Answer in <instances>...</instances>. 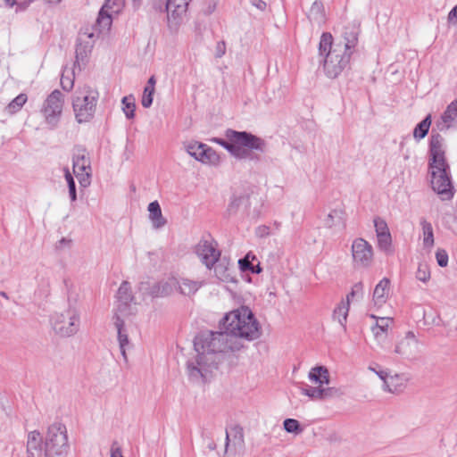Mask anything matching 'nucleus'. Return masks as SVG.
<instances>
[{
    "label": "nucleus",
    "instance_id": "nucleus-61",
    "mask_svg": "<svg viewBox=\"0 0 457 457\" xmlns=\"http://www.w3.org/2000/svg\"><path fill=\"white\" fill-rule=\"evenodd\" d=\"M4 4L7 7H18V0H4Z\"/></svg>",
    "mask_w": 457,
    "mask_h": 457
},
{
    "label": "nucleus",
    "instance_id": "nucleus-45",
    "mask_svg": "<svg viewBox=\"0 0 457 457\" xmlns=\"http://www.w3.org/2000/svg\"><path fill=\"white\" fill-rule=\"evenodd\" d=\"M154 93V88L145 87L141 100L143 107L149 108L152 105Z\"/></svg>",
    "mask_w": 457,
    "mask_h": 457
},
{
    "label": "nucleus",
    "instance_id": "nucleus-11",
    "mask_svg": "<svg viewBox=\"0 0 457 457\" xmlns=\"http://www.w3.org/2000/svg\"><path fill=\"white\" fill-rule=\"evenodd\" d=\"M63 95L58 89L54 90L45 100L41 112L49 129L57 127L63 107Z\"/></svg>",
    "mask_w": 457,
    "mask_h": 457
},
{
    "label": "nucleus",
    "instance_id": "nucleus-42",
    "mask_svg": "<svg viewBox=\"0 0 457 457\" xmlns=\"http://www.w3.org/2000/svg\"><path fill=\"white\" fill-rule=\"evenodd\" d=\"M284 428L288 433L299 434L302 432L300 423L295 419H287L284 420Z\"/></svg>",
    "mask_w": 457,
    "mask_h": 457
},
{
    "label": "nucleus",
    "instance_id": "nucleus-20",
    "mask_svg": "<svg viewBox=\"0 0 457 457\" xmlns=\"http://www.w3.org/2000/svg\"><path fill=\"white\" fill-rule=\"evenodd\" d=\"M390 290V280L386 278H382L375 287L373 292V302L375 305L380 307L387 300Z\"/></svg>",
    "mask_w": 457,
    "mask_h": 457
},
{
    "label": "nucleus",
    "instance_id": "nucleus-23",
    "mask_svg": "<svg viewBox=\"0 0 457 457\" xmlns=\"http://www.w3.org/2000/svg\"><path fill=\"white\" fill-rule=\"evenodd\" d=\"M43 438L37 430L31 431L28 434L27 438V453L28 457H35V452L37 454L42 451Z\"/></svg>",
    "mask_w": 457,
    "mask_h": 457
},
{
    "label": "nucleus",
    "instance_id": "nucleus-2",
    "mask_svg": "<svg viewBox=\"0 0 457 457\" xmlns=\"http://www.w3.org/2000/svg\"><path fill=\"white\" fill-rule=\"evenodd\" d=\"M360 27V22L356 21L345 25L337 43L333 42V37L329 32L321 34L319 54L321 57L320 62L323 63L324 72L328 78H337L348 67L352 55L357 49Z\"/></svg>",
    "mask_w": 457,
    "mask_h": 457
},
{
    "label": "nucleus",
    "instance_id": "nucleus-41",
    "mask_svg": "<svg viewBox=\"0 0 457 457\" xmlns=\"http://www.w3.org/2000/svg\"><path fill=\"white\" fill-rule=\"evenodd\" d=\"M247 202V198L245 196H233L228 205V212L229 214H235L240 205Z\"/></svg>",
    "mask_w": 457,
    "mask_h": 457
},
{
    "label": "nucleus",
    "instance_id": "nucleus-39",
    "mask_svg": "<svg viewBox=\"0 0 457 457\" xmlns=\"http://www.w3.org/2000/svg\"><path fill=\"white\" fill-rule=\"evenodd\" d=\"M64 177L69 188V195L71 202H75L77 200V191H76V184L73 179V176L69 170V168H64Z\"/></svg>",
    "mask_w": 457,
    "mask_h": 457
},
{
    "label": "nucleus",
    "instance_id": "nucleus-47",
    "mask_svg": "<svg viewBox=\"0 0 457 457\" xmlns=\"http://www.w3.org/2000/svg\"><path fill=\"white\" fill-rule=\"evenodd\" d=\"M63 286L67 293L68 302L71 303V301L76 302V295H73V288L74 285L72 281L69 278H63Z\"/></svg>",
    "mask_w": 457,
    "mask_h": 457
},
{
    "label": "nucleus",
    "instance_id": "nucleus-21",
    "mask_svg": "<svg viewBox=\"0 0 457 457\" xmlns=\"http://www.w3.org/2000/svg\"><path fill=\"white\" fill-rule=\"evenodd\" d=\"M216 278L223 282H230L233 279L232 269L229 266V261L226 258H219L218 262L212 266Z\"/></svg>",
    "mask_w": 457,
    "mask_h": 457
},
{
    "label": "nucleus",
    "instance_id": "nucleus-35",
    "mask_svg": "<svg viewBox=\"0 0 457 457\" xmlns=\"http://www.w3.org/2000/svg\"><path fill=\"white\" fill-rule=\"evenodd\" d=\"M203 153L204 154L201 162L212 165L219 164L220 156L212 147L208 146L207 145H204Z\"/></svg>",
    "mask_w": 457,
    "mask_h": 457
},
{
    "label": "nucleus",
    "instance_id": "nucleus-46",
    "mask_svg": "<svg viewBox=\"0 0 457 457\" xmlns=\"http://www.w3.org/2000/svg\"><path fill=\"white\" fill-rule=\"evenodd\" d=\"M342 395V392L339 388L337 387H323L321 393V400L337 397Z\"/></svg>",
    "mask_w": 457,
    "mask_h": 457
},
{
    "label": "nucleus",
    "instance_id": "nucleus-19",
    "mask_svg": "<svg viewBox=\"0 0 457 457\" xmlns=\"http://www.w3.org/2000/svg\"><path fill=\"white\" fill-rule=\"evenodd\" d=\"M191 0H166L165 12L168 19L177 20L184 15Z\"/></svg>",
    "mask_w": 457,
    "mask_h": 457
},
{
    "label": "nucleus",
    "instance_id": "nucleus-33",
    "mask_svg": "<svg viewBox=\"0 0 457 457\" xmlns=\"http://www.w3.org/2000/svg\"><path fill=\"white\" fill-rule=\"evenodd\" d=\"M122 110L127 119L131 120L135 117L136 104L132 95L124 96L121 100Z\"/></svg>",
    "mask_w": 457,
    "mask_h": 457
},
{
    "label": "nucleus",
    "instance_id": "nucleus-4",
    "mask_svg": "<svg viewBox=\"0 0 457 457\" xmlns=\"http://www.w3.org/2000/svg\"><path fill=\"white\" fill-rule=\"evenodd\" d=\"M225 137V139L213 137L212 141L221 145L237 159L259 160L252 152L264 153L266 150L265 140L247 131L228 129Z\"/></svg>",
    "mask_w": 457,
    "mask_h": 457
},
{
    "label": "nucleus",
    "instance_id": "nucleus-36",
    "mask_svg": "<svg viewBox=\"0 0 457 457\" xmlns=\"http://www.w3.org/2000/svg\"><path fill=\"white\" fill-rule=\"evenodd\" d=\"M457 120V100L452 102L442 114V120L448 126Z\"/></svg>",
    "mask_w": 457,
    "mask_h": 457
},
{
    "label": "nucleus",
    "instance_id": "nucleus-38",
    "mask_svg": "<svg viewBox=\"0 0 457 457\" xmlns=\"http://www.w3.org/2000/svg\"><path fill=\"white\" fill-rule=\"evenodd\" d=\"M378 239V247L385 252L391 253L392 252V237L390 233L377 235Z\"/></svg>",
    "mask_w": 457,
    "mask_h": 457
},
{
    "label": "nucleus",
    "instance_id": "nucleus-31",
    "mask_svg": "<svg viewBox=\"0 0 457 457\" xmlns=\"http://www.w3.org/2000/svg\"><path fill=\"white\" fill-rule=\"evenodd\" d=\"M28 100L26 94H20L12 99L4 108V112L9 115L17 113L26 104Z\"/></svg>",
    "mask_w": 457,
    "mask_h": 457
},
{
    "label": "nucleus",
    "instance_id": "nucleus-53",
    "mask_svg": "<svg viewBox=\"0 0 457 457\" xmlns=\"http://www.w3.org/2000/svg\"><path fill=\"white\" fill-rule=\"evenodd\" d=\"M34 2L35 0H18V7H16L15 12L26 11L28 7Z\"/></svg>",
    "mask_w": 457,
    "mask_h": 457
},
{
    "label": "nucleus",
    "instance_id": "nucleus-26",
    "mask_svg": "<svg viewBox=\"0 0 457 457\" xmlns=\"http://www.w3.org/2000/svg\"><path fill=\"white\" fill-rule=\"evenodd\" d=\"M203 283L196 280H190L188 278H182L178 281L176 279V287H179L182 295H194L201 287Z\"/></svg>",
    "mask_w": 457,
    "mask_h": 457
},
{
    "label": "nucleus",
    "instance_id": "nucleus-1",
    "mask_svg": "<svg viewBox=\"0 0 457 457\" xmlns=\"http://www.w3.org/2000/svg\"><path fill=\"white\" fill-rule=\"evenodd\" d=\"M196 355L187 361V372L192 382H205L212 371L218 368L217 354L243 348L239 341H233L225 329L203 331L194 339Z\"/></svg>",
    "mask_w": 457,
    "mask_h": 457
},
{
    "label": "nucleus",
    "instance_id": "nucleus-7",
    "mask_svg": "<svg viewBox=\"0 0 457 457\" xmlns=\"http://www.w3.org/2000/svg\"><path fill=\"white\" fill-rule=\"evenodd\" d=\"M98 97L99 93L89 87H85L76 93L72 100V108L79 123L88 122L94 118Z\"/></svg>",
    "mask_w": 457,
    "mask_h": 457
},
{
    "label": "nucleus",
    "instance_id": "nucleus-17",
    "mask_svg": "<svg viewBox=\"0 0 457 457\" xmlns=\"http://www.w3.org/2000/svg\"><path fill=\"white\" fill-rule=\"evenodd\" d=\"M123 316H120L119 313H113L112 321L118 334V342L120 349L121 355L125 361H127L126 346L129 344V336L125 328Z\"/></svg>",
    "mask_w": 457,
    "mask_h": 457
},
{
    "label": "nucleus",
    "instance_id": "nucleus-24",
    "mask_svg": "<svg viewBox=\"0 0 457 457\" xmlns=\"http://www.w3.org/2000/svg\"><path fill=\"white\" fill-rule=\"evenodd\" d=\"M149 219L155 228H161L166 224V220L162 214V209L157 201H154L148 205Z\"/></svg>",
    "mask_w": 457,
    "mask_h": 457
},
{
    "label": "nucleus",
    "instance_id": "nucleus-43",
    "mask_svg": "<svg viewBox=\"0 0 457 457\" xmlns=\"http://www.w3.org/2000/svg\"><path fill=\"white\" fill-rule=\"evenodd\" d=\"M374 227L376 235H382L390 233L387 223L386 220L380 217H376L374 219Z\"/></svg>",
    "mask_w": 457,
    "mask_h": 457
},
{
    "label": "nucleus",
    "instance_id": "nucleus-48",
    "mask_svg": "<svg viewBox=\"0 0 457 457\" xmlns=\"http://www.w3.org/2000/svg\"><path fill=\"white\" fill-rule=\"evenodd\" d=\"M436 259L437 262V264L440 267H446L448 264V253L444 249H437L436 253Z\"/></svg>",
    "mask_w": 457,
    "mask_h": 457
},
{
    "label": "nucleus",
    "instance_id": "nucleus-29",
    "mask_svg": "<svg viewBox=\"0 0 457 457\" xmlns=\"http://www.w3.org/2000/svg\"><path fill=\"white\" fill-rule=\"evenodd\" d=\"M431 125V115H427L420 123L416 125L413 130V137L420 141L423 139L428 133Z\"/></svg>",
    "mask_w": 457,
    "mask_h": 457
},
{
    "label": "nucleus",
    "instance_id": "nucleus-57",
    "mask_svg": "<svg viewBox=\"0 0 457 457\" xmlns=\"http://www.w3.org/2000/svg\"><path fill=\"white\" fill-rule=\"evenodd\" d=\"M152 5L156 11L165 12V4L162 0H153Z\"/></svg>",
    "mask_w": 457,
    "mask_h": 457
},
{
    "label": "nucleus",
    "instance_id": "nucleus-16",
    "mask_svg": "<svg viewBox=\"0 0 457 457\" xmlns=\"http://www.w3.org/2000/svg\"><path fill=\"white\" fill-rule=\"evenodd\" d=\"M196 254L201 259L203 264L208 269H212L218 262L220 252L216 248V244L213 242L202 240L196 245Z\"/></svg>",
    "mask_w": 457,
    "mask_h": 457
},
{
    "label": "nucleus",
    "instance_id": "nucleus-25",
    "mask_svg": "<svg viewBox=\"0 0 457 457\" xmlns=\"http://www.w3.org/2000/svg\"><path fill=\"white\" fill-rule=\"evenodd\" d=\"M308 378L311 381L318 383L319 386L328 385L329 383V373L328 369L324 366L312 368L309 372Z\"/></svg>",
    "mask_w": 457,
    "mask_h": 457
},
{
    "label": "nucleus",
    "instance_id": "nucleus-13",
    "mask_svg": "<svg viewBox=\"0 0 457 457\" xmlns=\"http://www.w3.org/2000/svg\"><path fill=\"white\" fill-rule=\"evenodd\" d=\"M125 5V0H105L99 11L96 26L99 32L108 31L112 23V13L119 14Z\"/></svg>",
    "mask_w": 457,
    "mask_h": 457
},
{
    "label": "nucleus",
    "instance_id": "nucleus-49",
    "mask_svg": "<svg viewBox=\"0 0 457 457\" xmlns=\"http://www.w3.org/2000/svg\"><path fill=\"white\" fill-rule=\"evenodd\" d=\"M251 253H248L244 258L238 261L239 268L243 271L249 270L253 269V264L250 261Z\"/></svg>",
    "mask_w": 457,
    "mask_h": 457
},
{
    "label": "nucleus",
    "instance_id": "nucleus-9",
    "mask_svg": "<svg viewBox=\"0 0 457 457\" xmlns=\"http://www.w3.org/2000/svg\"><path fill=\"white\" fill-rule=\"evenodd\" d=\"M95 30L98 28L95 25L93 28H83L79 30L75 46V62L74 69L78 68L79 71L82 66H85L88 61V57L93 50L98 34Z\"/></svg>",
    "mask_w": 457,
    "mask_h": 457
},
{
    "label": "nucleus",
    "instance_id": "nucleus-28",
    "mask_svg": "<svg viewBox=\"0 0 457 457\" xmlns=\"http://www.w3.org/2000/svg\"><path fill=\"white\" fill-rule=\"evenodd\" d=\"M422 228L423 245L425 248H431L434 245V232L430 222L425 219L420 220Z\"/></svg>",
    "mask_w": 457,
    "mask_h": 457
},
{
    "label": "nucleus",
    "instance_id": "nucleus-55",
    "mask_svg": "<svg viewBox=\"0 0 457 457\" xmlns=\"http://www.w3.org/2000/svg\"><path fill=\"white\" fill-rule=\"evenodd\" d=\"M251 4L259 11L264 12L267 9V4L263 0H251Z\"/></svg>",
    "mask_w": 457,
    "mask_h": 457
},
{
    "label": "nucleus",
    "instance_id": "nucleus-40",
    "mask_svg": "<svg viewBox=\"0 0 457 457\" xmlns=\"http://www.w3.org/2000/svg\"><path fill=\"white\" fill-rule=\"evenodd\" d=\"M303 395L309 396L312 400H321L322 386H306L301 389Z\"/></svg>",
    "mask_w": 457,
    "mask_h": 457
},
{
    "label": "nucleus",
    "instance_id": "nucleus-10",
    "mask_svg": "<svg viewBox=\"0 0 457 457\" xmlns=\"http://www.w3.org/2000/svg\"><path fill=\"white\" fill-rule=\"evenodd\" d=\"M73 173L79 179L82 187H87L91 183L92 168L87 150L82 146H76L72 154Z\"/></svg>",
    "mask_w": 457,
    "mask_h": 457
},
{
    "label": "nucleus",
    "instance_id": "nucleus-30",
    "mask_svg": "<svg viewBox=\"0 0 457 457\" xmlns=\"http://www.w3.org/2000/svg\"><path fill=\"white\" fill-rule=\"evenodd\" d=\"M349 312V304L348 303H345V301H341L338 305L335 308L333 312V319L337 320L344 328H345V323Z\"/></svg>",
    "mask_w": 457,
    "mask_h": 457
},
{
    "label": "nucleus",
    "instance_id": "nucleus-54",
    "mask_svg": "<svg viewBox=\"0 0 457 457\" xmlns=\"http://www.w3.org/2000/svg\"><path fill=\"white\" fill-rule=\"evenodd\" d=\"M362 292H363V285L361 282H358L353 286L352 290L350 292V295H353V296L361 295Z\"/></svg>",
    "mask_w": 457,
    "mask_h": 457
},
{
    "label": "nucleus",
    "instance_id": "nucleus-51",
    "mask_svg": "<svg viewBox=\"0 0 457 457\" xmlns=\"http://www.w3.org/2000/svg\"><path fill=\"white\" fill-rule=\"evenodd\" d=\"M270 228L266 225L258 226L255 229V235L260 238L267 237L270 236Z\"/></svg>",
    "mask_w": 457,
    "mask_h": 457
},
{
    "label": "nucleus",
    "instance_id": "nucleus-5",
    "mask_svg": "<svg viewBox=\"0 0 457 457\" xmlns=\"http://www.w3.org/2000/svg\"><path fill=\"white\" fill-rule=\"evenodd\" d=\"M220 329L228 331L233 341H253L261 336V326L248 307H241L227 313L219 323Z\"/></svg>",
    "mask_w": 457,
    "mask_h": 457
},
{
    "label": "nucleus",
    "instance_id": "nucleus-59",
    "mask_svg": "<svg viewBox=\"0 0 457 457\" xmlns=\"http://www.w3.org/2000/svg\"><path fill=\"white\" fill-rule=\"evenodd\" d=\"M70 244H71V240H68V239H66V238L62 237V238L58 242L57 246H56V247H57L58 249H62V248L63 246H65V245H70Z\"/></svg>",
    "mask_w": 457,
    "mask_h": 457
},
{
    "label": "nucleus",
    "instance_id": "nucleus-15",
    "mask_svg": "<svg viewBox=\"0 0 457 457\" xmlns=\"http://www.w3.org/2000/svg\"><path fill=\"white\" fill-rule=\"evenodd\" d=\"M134 300L135 297L132 294L130 284L128 281H123L116 294V307L114 313H119L120 316L123 317L132 315L134 312L132 311L131 303Z\"/></svg>",
    "mask_w": 457,
    "mask_h": 457
},
{
    "label": "nucleus",
    "instance_id": "nucleus-58",
    "mask_svg": "<svg viewBox=\"0 0 457 457\" xmlns=\"http://www.w3.org/2000/svg\"><path fill=\"white\" fill-rule=\"evenodd\" d=\"M447 19L449 22L457 20V4L449 12Z\"/></svg>",
    "mask_w": 457,
    "mask_h": 457
},
{
    "label": "nucleus",
    "instance_id": "nucleus-27",
    "mask_svg": "<svg viewBox=\"0 0 457 457\" xmlns=\"http://www.w3.org/2000/svg\"><path fill=\"white\" fill-rule=\"evenodd\" d=\"M324 225L327 228H333L337 225L345 226V212L342 210H332L324 219Z\"/></svg>",
    "mask_w": 457,
    "mask_h": 457
},
{
    "label": "nucleus",
    "instance_id": "nucleus-6",
    "mask_svg": "<svg viewBox=\"0 0 457 457\" xmlns=\"http://www.w3.org/2000/svg\"><path fill=\"white\" fill-rule=\"evenodd\" d=\"M69 450L66 426L62 422L50 425L45 438V457H66Z\"/></svg>",
    "mask_w": 457,
    "mask_h": 457
},
{
    "label": "nucleus",
    "instance_id": "nucleus-52",
    "mask_svg": "<svg viewBox=\"0 0 457 457\" xmlns=\"http://www.w3.org/2000/svg\"><path fill=\"white\" fill-rule=\"evenodd\" d=\"M226 54V43L221 40L219 41L215 46V58H221Z\"/></svg>",
    "mask_w": 457,
    "mask_h": 457
},
{
    "label": "nucleus",
    "instance_id": "nucleus-3",
    "mask_svg": "<svg viewBox=\"0 0 457 457\" xmlns=\"http://www.w3.org/2000/svg\"><path fill=\"white\" fill-rule=\"evenodd\" d=\"M428 169L432 189L442 200L452 199L454 188L451 179L450 166L445 158V139L439 133H433L430 137Z\"/></svg>",
    "mask_w": 457,
    "mask_h": 457
},
{
    "label": "nucleus",
    "instance_id": "nucleus-64",
    "mask_svg": "<svg viewBox=\"0 0 457 457\" xmlns=\"http://www.w3.org/2000/svg\"><path fill=\"white\" fill-rule=\"evenodd\" d=\"M131 1L133 3L134 9L137 10L140 7V5H141L142 0H131Z\"/></svg>",
    "mask_w": 457,
    "mask_h": 457
},
{
    "label": "nucleus",
    "instance_id": "nucleus-18",
    "mask_svg": "<svg viewBox=\"0 0 457 457\" xmlns=\"http://www.w3.org/2000/svg\"><path fill=\"white\" fill-rule=\"evenodd\" d=\"M409 377L407 374H395L388 376L387 380H385L384 390L393 394H400L406 388Z\"/></svg>",
    "mask_w": 457,
    "mask_h": 457
},
{
    "label": "nucleus",
    "instance_id": "nucleus-22",
    "mask_svg": "<svg viewBox=\"0 0 457 457\" xmlns=\"http://www.w3.org/2000/svg\"><path fill=\"white\" fill-rule=\"evenodd\" d=\"M176 287V279L170 278L168 281H161L150 287L149 295L152 297H163L170 295Z\"/></svg>",
    "mask_w": 457,
    "mask_h": 457
},
{
    "label": "nucleus",
    "instance_id": "nucleus-63",
    "mask_svg": "<svg viewBox=\"0 0 457 457\" xmlns=\"http://www.w3.org/2000/svg\"><path fill=\"white\" fill-rule=\"evenodd\" d=\"M155 86V79L154 76L150 77V79L147 81V85L145 87L154 88Z\"/></svg>",
    "mask_w": 457,
    "mask_h": 457
},
{
    "label": "nucleus",
    "instance_id": "nucleus-50",
    "mask_svg": "<svg viewBox=\"0 0 457 457\" xmlns=\"http://www.w3.org/2000/svg\"><path fill=\"white\" fill-rule=\"evenodd\" d=\"M61 86L63 90L68 92L71 91L74 86V79L65 77L64 74H62L61 78Z\"/></svg>",
    "mask_w": 457,
    "mask_h": 457
},
{
    "label": "nucleus",
    "instance_id": "nucleus-34",
    "mask_svg": "<svg viewBox=\"0 0 457 457\" xmlns=\"http://www.w3.org/2000/svg\"><path fill=\"white\" fill-rule=\"evenodd\" d=\"M390 322L391 320L389 318H379L377 320L376 325L372 327V332L376 338H379L386 334Z\"/></svg>",
    "mask_w": 457,
    "mask_h": 457
},
{
    "label": "nucleus",
    "instance_id": "nucleus-44",
    "mask_svg": "<svg viewBox=\"0 0 457 457\" xmlns=\"http://www.w3.org/2000/svg\"><path fill=\"white\" fill-rule=\"evenodd\" d=\"M416 278L417 279L427 282L430 278V270L427 264L420 263L418 267L417 272H416Z\"/></svg>",
    "mask_w": 457,
    "mask_h": 457
},
{
    "label": "nucleus",
    "instance_id": "nucleus-56",
    "mask_svg": "<svg viewBox=\"0 0 457 457\" xmlns=\"http://www.w3.org/2000/svg\"><path fill=\"white\" fill-rule=\"evenodd\" d=\"M369 370H370L373 372H375L379 377V378L383 381L384 384H385V380H387V378H388L387 371H386V370H376L372 367H370Z\"/></svg>",
    "mask_w": 457,
    "mask_h": 457
},
{
    "label": "nucleus",
    "instance_id": "nucleus-32",
    "mask_svg": "<svg viewBox=\"0 0 457 457\" xmlns=\"http://www.w3.org/2000/svg\"><path fill=\"white\" fill-rule=\"evenodd\" d=\"M309 19L317 23H320L324 21L325 12L324 5L320 1H315L309 11Z\"/></svg>",
    "mask_w": 457,
    "mask_h": 457
},
{
    "label": "nucleus",
    "instance_id": "nucleus-60",
    "mask_svg": "<svg viewBox=\"0 0 457 457\" xmlns=\"http://www.w3.org/2000/svg\"><path fill=\"white\" fill-rule=\"evenodd\" d=\"M111 457H123L122 453L120 448H112Z\"/></svg>",
    "mask_w": 457,
    "mask_h": 457
},
{
    "label": "nucleus",
    "instance_id": "nucleus-14",
    "mask_svg": "<svg viewBox=\"0 0 457 457\" xmlns=\"http://www.w3.org/2000/svg\"><path fill=\"white\" fill-rule=\"evenodd\" d=\"M394 353L403 360L416 361L419 359L420 355V344L412 331L406 332L404 337L397 342Z\"/></svg>",
    "mask_w": 457,
    "mask_h": 457
},
{
    "label": "nucleus",
    "instance_id": "nucleus-8",
    "mask_svg": "<svg viewBox=\"0 0 457 457\" xmlns=\"http://www.w3.org/2000/svg\"><path fill=\"white\" fill-rule=\"evenodd\" d=\"M52 327L58 336L70 337L76 335L80 328V316L79 311L71 307L61 312H55L51 318Z\"/></svg>",
    "mask_w": 457,
    "mask_h": 457
},
{
    "label": "nucleus",
    "instance_id": "nucleus-37",
    "mask_svg": "<svg viewBox=\"0 0 457 457\" xmlns=\"http://www.w3.org/2000/svg\"><path fill=\"white\" fill-rule=\"evenodd\" d=\"M204 145L205 144L198 143V142L190 143L186 147L187 152L189 155L194 157L196 161L201 162V160L203 158V154H204L203 151L204 148Z\"/></svg>",
    "mask_w": 457,
    "mask_h": 457
},
{
    "label": "nucleus",
    "instance_id": "nucleus-12",
    "mask_svg": "<svg viewBox=\"0 0 457 457\" xmlns=\"http://www.w3.org/2000/svg\"><path fill=\"white\" fill-rule=\"evenodd\" d=\"M353 266L354 269H367L374 259L372 245L364 238H355L351 246Z\"/></svg>",
    "mask_w": 457,
    "mask_h": 457
},
{
    "label": "nucleus",
    "instance_id": "nucleus-62",
    "mask_svg": "<svg viewBox=\"0 0 457 457\" xmlns=\"http://www.w3.org/2000/svg\"><path fill=\"white\" fill-rule=\"evenodd\" d=\"M262 269L261 268L260 263H258L257 265L253 266L251 272L254 273V274H259L262 272Z\"/></svg>",
    "mask_w": 457,
    "mask_h": 457
}]
</instances>
